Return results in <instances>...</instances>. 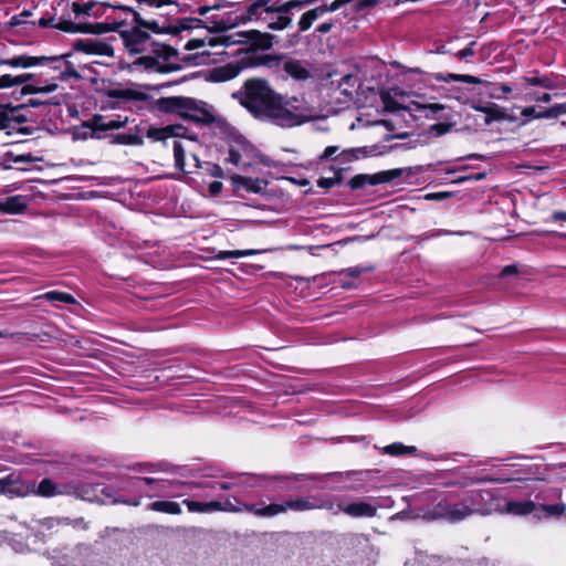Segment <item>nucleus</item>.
I'll use <instances>...</instances> for the list:
<instances>
[{"mask_svg": "<svg viewBox=\"0 0 566 566\" xmlns=\"http://www.w3.org/2000/svg\"><path fill=\"white\" fill-rule=\"evenodd\" d=\"M526 484V495L535 504L536 518L559 517L566 512V504L562 501L560 489L545 483L543 480L523 478Z\"/></svg>", "mask_w": 566, "mask_h": 566, "instance_id": "7", "label": "nucleus"}, {"mask_svg": "<svg viewBox=\"0 0 566 566\" xmlns=\"http://www.w3.org/2000/svg\"><path fill=\"white\" fill-rule=\"evenodd\" d=\"M342 182V176L340 172L335 174L334 177L326 178L322 177L317 180V186L324 189H331L337 185H340Z\"/></svg>", "mask_w": 566, "mask_h": 566, "instance_id": "49", "label": "nucleus"}, {"mask_svg": "<svg viewBox=\"0 0 566 566\" xmlns=\"http://www.w3.org/2000/svg\"><path fill=\"white\" fill-rule=\"evenodd\" d=\"M148 510L160 512V513H167V514H180L181 507L177 502L171 501H155L148 504Z\"/></svg>", "mask_w": 566, "mask_h": 566, "instance_id": "38", "label": "nucleus"}, {"mask_svg": "<svg viewBox=\"0 0 566 566\" xmlns=\"http://www.w3.org/2000/svg\"><path fill=\"white\" fill-rule=\"evenodd\" d=\"M75 49L90 54L112 55L113 53L108 44L95 40H78Z\"/></svg>", "mask_w": 566, "mask_h": 566, "instance_id": "30", "label": "nucleus"}, {"mask_svg": "<svg viewBox=\"0 0 566 566\" xmlns=\"http://www.w3.org/2000/svg\"><path fill=\"white\" fill-rule=\"evenodd\" d=\"M158 105L166 113H176L180 117L197 124L209 125L217 120V113L213 106L192 97H163L159 99Z\"/></svg>", "mask_w": 566, "mask_h": 566, "instance_id": "8", "label": "nucleus"}, {"mask_svg": "<svg viewBox=\"0 0 566 566\" xmlns=\"http://www.w3.org/2000/svg\"><path fill=\"white\" fill-rule=\"evenodd\" d=\"M184 504L187 506L188 511L192 513H212L218 512V509H220L219 504L214 503V501L202 502L185 500Z\"/></svg>", "mask_w": 566, "mask_h": 566, "instance_id": "35", "label": "nucleus"}, {"mask_svg": "<svg viewBox=\"0 0 566 566\" xmlns=\"http://www.w3.org/2000/svg\"><path fill=\"white\" fill-rule=\"evenodd\" d=\"M174 157H175V167L185 171V147L181 142L175 140L172 145Z\"/></svg>", "mask_w": 566, "mask_h": 566, "instance_id": "44", "label": "nucleus"}, {"mask_svg": "<svg viewBox=\"0 0 566 566\" xmlns=\"http://www.w3.org/2000/svg\"><path fill=\"white\" fill-rule=\"evenodd\" d=\"M386 107L390 109L407 111L415 117H424L429 119H448V107L439 103H421L418 101H410L407 104H399L396 102L387 101Z\"/></svg>", "mask_w": 566, "mask_h": 566, "instance_id": "17", "label": "nucleus"}, {"mask_svg": "<svg viewBox=\"0 0 566 566\" xmlns=\"http://www.w3.org/2000/svg\"><path fill=\"white\" fill-rule=\"evenodd\" d=\"M166 130L168 132V137H184L193 139V136L189 135V129L182 125H168L166 126Z\"/></svg>", "mask_w": 566, "mask_h": 566, "instance_id": "48", "label": "nucleus"}, {"mask_svg": "<svg viewBox=\"0 0 566 566\" xmlns=\"http://www.w3.org/2000/svg\"><path fill=\"white\" fill-rule=\"evenodd\" d=\"M147 137L154 140H164L168 137V132L166 130V127L149 128L147 132Z\"/></svg>", "mask_w": 566, "mask_h": 566, "instance_id": "52", "label": "nucleus"}, {"mask_svg": "<svg viewBox=\"0 0 566 566\" xmlns=\"http://www.w3.org/2000/svg\"><path fill=\"white\" fill-rule=\"evenodd\" d=\"M124 22L116 23L114 28H106L102 23H74L65 21L59 24V29L71 33H103L117 31L123 40L125 49L130 55H138L132 66L146 72L172 73L181 70L178 62V52L170 45L156 41L147 30L138 23L125 28Z\"/></svg>", "mask_w": 566, "mask_h": 566, "instance_id": "1", "label": "nucleus"}, {"mask_svg": "<svg viewBox=\"0 0 566 566\" xmlns=\"http://www.w3.org/2000/svg\"><path fill=\"white\" fill-rule=\"evenodd\" d=\"M353 0H334L331 4H322L321 8L325 13L334 12L343 8L345 4L352 2Z\"/></svg>", "mask_w": 566, "mask_h": 566, "instance_id": "51", "label": "nucleus"}, {"mask_svg": "<svg viewBox=\"0 0 566 566\" xmlns=\"http://www.w3.org/2000/svg\"><path fill=\"white\" fill-rule=\"evenodd\" d=\"M227 160L235 166H243L242 156L240 151L233 147L229 149Z\"/></svg>", "mask_w": 566, "mask_h": 566, "instance_id": "55", "label": "nucleus"}, {"mask_svg": "<svg viewBox=\"0 0 566 566\" xmlns=\"http://www.w3.org/2000/svg\"><path fill=\"white\" fill-rule=\"evenodd\" d=\"M107 95L111 98L119 99V101H144L147 98V95L142 92H137L134 90H122L115 88L108 91Z\"/></svg>", "mask_w": 566, "mask_h": 566, "instance_id": "36", "label": "nucleus"}, {"mask_svg": "<svg viewBox=\"0 0 566 566\" xmlns=\"http://www.w3.org/2000/svg\"><path fill=\"white\" fill-rule=\"evenodd\" d=\"M34 74L32 73H23L19 75L11 74H2L0 75V90L11 88L20 85H27L30 81H32Z\"/></svg>", "mask_w": 566, "mask_h": 566, "instance_id": "32", "label": "nucleus"}, {"mask_svg": "<svg viewBox=\"0 0 566 566\" xmlns=\"http://www.w3.org/2000/svg\"><path fill=\"white\" fill-rule=\"evenodd\" d=\"M256 250H232V251H219L216 255V259L218 260H226V259H239L243 256H249L256 254Z\"/></svg>", "mask_w": 566, "mask_h": 566, "instance_id": "45", "label": "nucleus"}, {"mask_svg": "<svg viewBox=\"0 0 566 566\" xmlns=\"http://www.w3.org/2000/svg\"><path fill=\"white\" fill-rule=\"evenodd\" d=\"M354 153L357 159L366 158L371 155V150L368 147H355Z\"/></svg>", "mask_w": 566, "mask_h": 566, "instance_id": "63", "label": "nucleus"}, {"mask_svg": "<svg viewBox=\"0 0 566 566\" xmlns=\"http://www.w3.org/2000/svg\"><path fill=\"white\" fill-rule=\"evenodd\" d=\"M434 78L443 82L457 81L468 84H484L489 96L496 99L505 98L512 92V87L506 83L483 82L481 78L468 74L438 73Z\"/></svg>", "mask_w": 566, "mask_h": 566, "instance_id": "18", "label": "nucleus"}, {"mask_svg": "<svg viewBox=\"0 0 566 566\" xmlns=\"http://www.w3.org/2000/svg\"><path fill=\"white\" fill-rule=\"evenodd\" d=\"M315 495H308L303 497L287 499L281 503L263 504L262 507L251 506L250 510L256 513L258 517H273L279 514L286 513L287 511L293 512H305L315 510Z\"/></svg>", "mask_w": 566, "mask_h": 566, "instance_id": "14", "label": "nucleus"}, {"mask_svg": "<svg viewBox=\"0 0 566 566\" xmlns=\"http://www.w3.org/2000/svg\"><path fill=\"white\" fill-rule=\"evenodd\" d=\"M27 208V201L22 196H12L0 201V209L8 213H20Z\"/></svg>", "mask_w": 566, "mask_h": 566, "instance_id": "34", "label": "nucleus"}, {"mask_svg": "<svg viewBox=\"0 0 566 566\" xmlns=\"http://www.w3.org/2000/svg\"><path fill=\"white\" fill-rule=\"evenodd\" d=\"M474 45H475V42H471L469 44V46H467L465 49L459 51L457 53V57L459 60H465L468 56H473L474 55Z\"/></svg>", "mask_w": 566, "mask_h": 566, "instance_id": "61", "label": "nucleus"}, {"mask_svg": "<svg viewBox=\"0 0 566 566\" xmlns=\"http://www.w3.org/2000/svg\"><path fill=\"white\" fill-rule=\"evenodd\" d=\"M467 502L472 515H490L499 512L502 496V489L494 492L492 490H471L467 491Z\"/></svg>", "mask_w": 566, "mask_h": 566, "instance_id": "16", "label": "nucleus"}, {"mask_svg": "<svg viewBox=\"0 0 566 566\" xmlns=\"http://www.w3.org/2000/svg\"><path fill=\"white\" fill-rule=\"evenodd\" d=\"M235 189H244L251 193H263L266 190L268 181L261 178L234 176L232 178Z\"/></svg>", "mask_w": 566, "mask_h": 566, "instance_id": "26", "label": "nucleus"}, {"mask_svg": "<svg viewBox=\"0 0 566 566\" xmlns=\"http://www.w3.org/2000/svg\"><path fill=\"white\" fill-rule=\"evenodd\" d=\"M139 3H147L150 7L160 8L163 6L175 4L174 0H136Z\"/></svg>", "mask_w": 566, "mask_h": 566, "instance_id": "59", "label": "nucleus"}, {"mask_svg": "<svg viewBox=\"0 0 566 566\" xmlns=\"http://www.w3.org/2000/svg\"><path fill=\"white\" fill-rule=\"evenodd\" d=\"M53 566H102L92 545L62 546L45 552Z\"/></svg>", "mask_w": 566, "mask_h": 566, "instance_id": "10", "label": "nucleus"}, {"mask_svg": "<svg viewBox=\"0 0 566 566\" xmlns=\"http://www.w3.org/2000/svg\"><path fill=\"white\" fill-rule=\"evenodd\" d=\"M308 1L290 0L281 2L280 0H248L245 10L241 15L242 22L265 21L273 12H284L286 10H300Z\"/></svg>", "mask_w": 566, "mask_h": 566, "instance_id": "11", "label": "nucleus"}, {"mask_svg": "<svg viewBox=\"0 0 566 566\" xmlns=\"http://www.w3.org/2000/svg\"><path fill=\"white\" fill-rule=\"evenodd\" d=\"M214 503H218L220 509H218V512H249L256 516V513L252 510H250L251 506L254 507H262L263 504H249L241 502L235 496H226L223 501H214Z\"/></svg>", "mask_w": 566, "mask_h": 566, "instance_id": "28", "label": "nucleus"}, {"mask_svg": "<svg viewBox=\"0 0 566 566\" xmlns=\"http://www.w3.org/2000/svg\"><path fill=\"white\" fill-rule=\"evenodd\" d=\"M112 4H118V3L117 2H101V3L90 2L86 4H80L77 2H74L72 7H73V12H74L75 17L78 18L82 14H85L88 17H91V15L98 17L104 13V10H102L103 8L115 9Z\"/></svg>", "mask_w": 566, "mask_h": 566, "instance_id": "29", "label": "nucleus"}, {"mask_svg": "<svg viewBox=\"0 0 566 566\" xmlns=\"http://www.w3.org/2000/svg\"><path fill=\"white\" fill-rule=\"evenodd\" d=\"M111 137L113 144L134 146H140L144 144L143 136L135 133H118L116 135H112Z\"/></svg>", "mask_w": 566, "mask_h": 566, "instance_id": "39", "label": "nucleus"}, {"mask_svg": "<svg viewBox=\"0 0 566 566\" xmlns=\"http://www.w3.org/2000/svg\"><path fill=\"white\" fill-rule=\"evenodd\" d=\"M416 447H406L400 442H395L392 444H389L385 448V452L391 455H401L406 453H413L416 452Z\"/></svg>", "mask_w": 566, "mask_h": 566, "instance_id": "47", "label": "nucleus"}, {"mask_svg": "<svg viewBox=\"0 0 566 566\" xmlns=\"http://www.w3.org/2000/svg\"><path fill=\"white\" fill-rule=\"evenodd\" d=\"M181 486H185L184 481L127 476L117 482L116 489L97 484L92 490L93 495L91 496L86 492L83 499L88 501L96 500L102 503H123L139 506L144 496L149 499L179 496L181 495L179 492Z\"/></svg>", "mask_w": 566, "mask_h": 566, "instance_id": "2", "label": "nucleus"}, {"mask_svg": "<svg viewBox=\"0 0 566 566\" xmlns=\"http://www.w3.org/2000/svg\"><path fill=\"white\" fill-rule=\"evenodd\" d=\"M451 128V125L448 123H437L430 126L429 133L436 137L442 136L447 134Z\"/></svg>", "mask_w": 566, "mask_h": 566, "instance_id": "50", "label": "nucleus"}, {"mask_svg": "<svg viewBox=\"0 0 566 566\" xmlns=\"http://www.w3.org/2000/svg\"><path fill=\"white\" fill-rule=\"evenodd\" d=\"M127 118L125 120L114 119V118H106L101 115H96L92 118L90 123V127L92 128L93 135L97 138H101L98 133L101 132H107L113 129H118L124 126Z\"/></svg>", "mask_w": 566, "mask_h": 566, "instance_id": "27", "label": "nucleus"}, {"mask_svg": "<svg viewBox=\"0 0 566 566\" xmlns=\"http://www.w3.org/2000/svg\"><path fill=\"white\" fill-rule=\"evenodd\" d=\"M260 66H265L281 74L283 78L295 82H305L313 76L307 61L294 59L284 53L260 54Z\"/></svg>", "mask_w": 566, "mask_h": 566, "instance_id": "9", "label": "nucleus"}, {"mask_svg": "<svg viewBox=\"0 0 566 566\" xmlns=\"http://www.w3.org/2000/svg\"><path fill=\"white\" fill-rule=\"evenodd\" d=\"M521 115L530 119H541V111H537L535 106L524 107L521 111Z\"/></svg>", "mask_w": 566, "mask_h": 566, "instance_id": "56", "label": "nucleus"}, {"mask_svg": "<svg viewBox=\"0 0 566 566\" xmlns=\"http://www.w3.org/2000/svg\"><path fill=\"white\" fill-rule=\"evenodd\" d=\"M311 118V109L304 97L289 96L276 92L262 120L282 128H292Z\"/></svg>", "mask_w": 566, "mask_h": 566, "instance_id": "4", "label": "nucleus"}, {"mask_svg": "<svg viewBox=\"0 0 566 566\" xmlns=\"http://www.w3.org/2000/svg\"><path fill=\"white\" fill-rule=\"evenodd\" d=\"M41 524L43 527H45L48 530H51L61 524H66V525L71 524L75 528L88 530V523L83 517L75 518L73 521H71L67 517H65V518L48 517V518L43 520L41 522Z\"/></svg>", "mask_w": 566, "mask_h": 566, "instance_id": "33", "label": "nucleus"}, {"mask_svg": "<svg viewBox=\"0 0 566 566\" xmlns=\"http://www.w3.org/2000/svg\"><path fill=\"white\" fill-rule=\"evenodd\" d=\"M337 510L355 518L374 517L377 514V506L364 501L348 503L345 500H340L337 503Z\"/></svg>", "mask_w": 566, "mask_h": 566, "instance_id": "22", "label": "nucleus"}, {"mask_svg": "<svg viewBox=\"0 0 566 566\" xmlns=\"http://www.w3.org/2000/svg\"><path fill=\"white\" fill-rule=\"evenodd\" d=\"M465 492H444L433 507V516L449 522H460L472 515Z\"/></svg>", "mask_w": 566, "mask_h": 566, "instance_id": "13", "label": "nucleus"}, {"mask_svg": "<svg viewBox=\"0 0 566 566\" xmlns=\"http://www.w3.org/2000/svg\"><path fill=\"white\" fill-rule=\"evenodd\" d=\"M277 38L271 33L261 32L259 30L237 31L216 38L213 43H226V46L245 44L249 45L244 50V54H255L258 50H270L275 43Z\"/></svg>", "mask_w": 566, "mask_h": 566, "instance_id": "12", "label": "nucleus"}, {"mask_svg": "<svg viewBox=\"0 0 566 566\" xmlns=\"http://www.w3.org/2000/svg\"><path fill=\"white\" fill-rule=\"evenodd\" d=\"M214 30L218 32L217 35H209V36H205L202 39H191L188 41V43L186 44V49L188 50H196V49H200V48H205L206 45L210 46V48H227L226 46V43H213L216 40V38H220L224 34H229L228 33V30H229V27L224 23V21H219V22H214Z\"/></svg>", "mask_w": 566, "mask_h": 566, "instance_id": "25", "label": "nucleus"}, {"mask_svg": "<svg viewBox=\"0 0 566 566\" xmlns=\"http://www.w3.org/2000/svg\"><path fill=\"white\" fill-rule=\"evenodd\" d=\"M324 14L321 6L312 9V10H308L306 12H304L298 22H297V25H298V31L300 32H305L307 31L312 25L313 23Z\"/></svg>", "mask_w": 566, "mask_h": 566, "instance_id": "37", "label": "nucleus"}, {"mask_svg": "<svg viewBox=\"0 0 566 566\" xmlns=\"http://www.w3.org/2000/svg\"><path fill=\"white\" fill-rule=\"evenodd\" d=\"M411 175L410 168H396L390 170H384L379 171L374 175H356L349 180V186L352 189H360L364 188L366 185H380L385 182H389L394 179L400 178L401 176Z\"/></svg>", "mask_w": 566, "mask_h": 566, "instance_id": "20", "label": "nucleus"}, {"mask_svg": "<svg viewBox=\"0 0 566 566\" xmlns=\"http://www.w3.org/2000/svg\"><path fill=\"white\" fill-rule=\"evenodd\" d=\"M333 27H334L333 21L324 22V23H321L319 25H317V28L315 29V32L319 33V34H325V33H328L333 29Z\"/></svg>", "mask_w": 566, "mask_h": 566, "instance_id": "64", "label": "nucleus"}, {"mask_svg": "<svg viewBox=\"0 0 566 566\" xmlns=\"http://www.w3.org/2000/svg\"><path fill=\"white\" fill-rule=\"evenodd\" d=\"M337 475V473H327L323 475L318 474H290V475H247L244 481L228 483V482H219V483H196V482H185V486L189 488H209V489H219L223 491L231 490L233 486H247V488H266L261 483L262 480H277L281 482H286L284 485H280L276 489L284 491H303L310 490L308 488H303L301 485L295 484L294 482L300 481H323L329 476Z\"/></svg>", "mask_w": 566, "mask_h": 566, "instance_id": "6", "label": "nucleus"}, {"mask_svg": "<svg viewBox=\"0 0 566 566\" xmlns=\"http://www.w3.org/2000/svg\"><path fill=\"white\" fill-rule=\"evenodd\" d=\"M275 94L276 91L268 80L251 77L245 80L242 86L231 94V97L254 118L262 120Z\"/></svg>", "mask_w": 566, "mask_h": 566, "instance_id": "5", "label": "nucleus"}, {"mask_svg": "<svg viewBox=\"0 0 566 566\" xmlns=\"http://www.w3.org/2000/svg\"><path fill=\"white\" fill-rule=\"evenodd\" d=\"M33 484L25 481L19 473H10L0 479V494L9 499L31 495Z\"/></svg>", "mask_w": 566, "mask_h": 566, "instance_id": "21", "label": "nucleus"}, {"mask_svg": "<svg viewBox=\"0 0 566 566\" xmlns=\"http://www.w3.org/2000/svg\"><path fill=\"white\" fill-rule=\"evenodd\" d=\"M342 163H350L357 160L354 148L345 149L338 155Z\"/></svg>", "mask_w": 566, "mask_h": 566, "instance_id": "60", "label": "nucleus"}, {"mask_svg": "<svg viewBox=\"0 0 566 566\" xmlns=\"http://www.w3.org/2000/svg\"><path fill=\"white\" fill-rule=\"evenodd\" d=\"M206 170L207 172L216 178H222L223 177V170L222 168L217 164L206 163Z\"/></svg>", "mask_w": 566, "mask_h": 566, "instance_id": "57", "label": "nucleus"}, {"mask_svg": "<svg viewBox=\"0 0 566 566\" xmlns=\"http://www.w3.org/2000/svg\"><path fill=\"white\" fill-rule=\"evenodd\" d=\"M139 467L144 471H148V472H156V471L166 472V473H176L177 472L176 465H174L169 462H164V461L155 462V463H144V464H140Z\"/></svg>", "mask_w": 566, "mask_h": 566, "instance_id": "43", "label": "nucleus"}, {"mask_svg": "<svg viewBox=\"0 0 566 566\" xmlns=\"http://www.w3.org/2000/svg\"><path fill=\"white\" fill-rule=\"evenodd\" d=\"M481 482H510L502 489L499 513L513 516L533 515L536 517L535 504L526 493V484L523 478H492L489 475L479 478H465L462 482H450L447 485L468 486Z\"/></svg>", "mask_w": 566, "mask_h": 566, "instance_id": "3", "label": "nucleus"}, {"mask_svg": "<svg viewBox=\"0 0 566 566\" xmlns=\"http://www.w3.org/2000/svg\"><path fill=\"white\" fill-rule=\"evenodd\" d=\"M356 83L357 78L354 75L347 74L343 76L338 86L340 94L345 95L347 98H352L355 92Z\"/></svg>", "mask_w": 566, "mask_h": 566, "instance_id": "42", "label": "nucleus"}, {"mask_svg": "<svg viewBox=\"0 0 566 566\" xmlns=\"http://www.w3.org/2000/svg\"><path fill=\"white\" fill-rule=\"evenodd\" d=\"M525 99L536 101L541 103H549L552 101V95L549 93H528L525 96Z\"/></svg>", "mask_w": 566, "mask_h": 566, "instance_id": "54", "label": "nucleus"}, {"mask_svg": "<svg viewBox=\"0 0 566 566\" xmlns=\"http://www.w3.org/2000/svg\"><path fill=\"white\" fill-rule=\"evenodd\" d=\"M520 274L518 265L517 264H509L505 265L500 273L501 277H509V276H516Z\"/></svg>", "mask_w": 566, "mask_h": 566, "instance_id": "58", "label": "nucleus"}, {"mask_svg": "<svg viewBox=\"0 0 566 566\" xmlns=\"http://www.w3.org/2000/svg\"><path fill=\"white\" fill-rule=\"evenodd\" d=\"M315 510H327L333 512V514H337L339 512L337 510V504L333 502L332 497L318 494H316Z\"/></svg>", "mask_w": 566, "mask_h": 566, "instance_id": "46", "label": "nucleus"}, {"mask_svg": "<svg viewBox=\"0 0 566 566\" xmlns=\"http://www.w3.org/2000/svg\"><path fill=\"white\" fill-rule=\"evenodd\" d=\"M50 63H59L54 65L55 70L61 69V64H65L69 67V63L63 61V56H31L27 54L13 55L10 57L0 56V66L6 65L11 69H30L33 66L46 65Z\"/></svg>", "mask_w": 566, "mask_h": 566, "instance_id": "19", "label": "nucleus"}, {"mask_svg": "<svg viewBox=\"0 0 566 566\" xmlns=\"http://www.w3.org/2000/svg\"><path fill=\"white\" fill-rule=\"evenodd\" d=\"M292 10H286L284 12H273V15L269 17V20H265L268 28L273 31H282L287 29L292 24V18L289 17V13Z\"/></svg>", "mask_w": 566, "mask_h": 566, "instance_id": "31", "label": "nucleus"}, {"mask_svg": "<svg viewBox=\"0 0 566 566\" xmlns=\"http://www.w3.org/2000/svg\"><path fill=\"white\" fill-rule=\"evenodd\" d=\"M30 484H33L31 495L52 497L70 493L66 485L54 483L51 479L48 478L43 479L39 484H36L35 481H30Z\"/></svg>", "mask_w": 566, "mask_h": 566, "instance_id": "24", "label": "nucleus"}, {"mask_svg": "<svg viewBox=\"0 0 566 566\" xmlns=\"http://www.w3.org/2000/svg\"><path fill=\"white\" fill-rule=\"evenodd\" d=\"M115 10H120L124 12H128L133 17V21L135 23H138L143 29L147 30V32L151 35L153 34H164L168 33L171 28L169 27H163L159 24L156 20H146L142 18V15L135 11L132 7L125 6V4H112Z\"/></svg>", "mask_w": 566, "mask_h": 566, "instance_id": "23", "label": "nucleus"}, {"mask_svg": "<svg viewBox=\"0 0 566 566\" xmlns=\"http://www.w3.org/2000/svg\"><path fill=\"white\" fill-rule=\"evenodd\" d=\"M539 116H541V119L542 118H546V119L558 118L560 116L558 104H555L552 107L541 111Z\"/></svg>", "mask_w": 566, "mask_h": 566, "instance_id": "53", "label": "nucleus"}, {"mask_svg": "<svg viewBox=\"0 0 566 566\" xmlns=\"http://www.w3.org/2000/svg\"><path fill=\"white\" fill-rule=\"evenodd\" d=\"M258 66H260V54L245 53L233 62L211 69L209 80L216 83L227 82L237 77L243 70Z\"/></svg>", "mask_w": 566, "mask_h": 566, "instance_id": "15", "label": "nucleus"}, {"mask_svg": "<svg viewBox=\"0 0 566 566\" xmlns=\"http://www.w3.org/2000/svg\"><path fill=\"white\" fill-rule=\"evenodd\" d=\"M522 81L532 86H541L546 90H555L557 87L556 82L549 77L548 75H534V76H523Z\"/></svg>", "mask_w": 566, "mask_h": 566, "instance_id": "40", "label": "nucleus"}, {"mask_svg": "<svg viewBox=\"0 0 566 566\" xmlns=\"http://www.w3.org/2000/svg\"><path fill=\"white\" fill-rule=\"evenodd\" d=\"M338 153L337 146H327L323 154L319 156L321 160L333 158Z\"/></svg>", "mask_w": 566, "mask_h": 566, "instance_id": "62", "label": "nucleus"}, {"mask_svg": "<svg viewBox=\"0 0 566 566\" xmlns=\"http://www.w3.org/2000/svg\"><path fill=\"white\" fill-rule=\"evenodd\" d=\"M38 298H43L52 303L61 302L66 304H75L76 301L73 297V295L61 292V291H49L42 295H40Z\"/></svg>", "mask_w": 566, "mask_h": 566, "instance_id": "41", "label": "nucleus"}]
</instances>
